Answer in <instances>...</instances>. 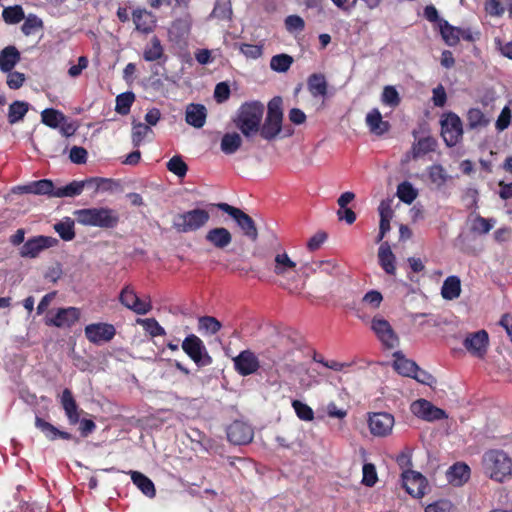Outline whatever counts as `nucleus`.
Here are the masks:
<instances>
[{"label":"nucleus","mask_w":512,"mask_h":512,"mask_svg":"<svg viewBox=\"0 0 512 512\" xmlns=\"http://www.w3.org/2000/svg\"><path fill=\"white\" fill-rule=\"evenodd\" d=\"M481 464L484 475L497 483L512 479V458L502 450L485 452Z\"/></svg>","instance_id":"nucleus-1"},{"label":"nucleus","mask_w":512,"mask_h":512,"mask_svg":"<svg viewBox=\"0 0 512 512\" xmlns=\"http://www.w3.org/2000/svg\"><path fill=\"white\" fill-rule=\"evenodd\" d=\"M73 215L77 223L83 226L114 228L119 222L118 213L108 207L78 209Z\"/></svg>","instance_id":"nucleus-2"},{"label":"nucleus","mask_w":512,"mask_h":512,"mask_svg":"<svg viewBox=\"0 0 512 512\" xmlns=\"http://www.w3.org/2000/svg\"><path fill=\"white\" fill-rule=\"evenodd\" d=\"M263 114L262 103L256 101L245 103L238 111L235 124L244 136L250 137L259 131Z\"/></svg>","instance_id":"nucleus-3"},{"label":"nucleus","mask_w":512,"mask_h":512,"mask_svg":"<svg viewBox=\"0 0 512 512\" xmlns=\"http://www.w3.org/2000/svg\"><path fill=\"white\" fill-rule=\"evenodd\" d=\"M210 219V213L201 208H195L177 214L173 218L172 226L180 233H188L203 228Z\"/></svg>","instance_id":"nucleus-4"},{"label":"nucleus","mask_w":512,"mask_h":512,"mask_svg":"<svg viewBox=\"0 0 512 512\" xmlns=\"http://www.w3.org/2000/svg\"><path fill=\"white\" fill-rule=\"evenodd\" d=\"M281 103L280 98H274L268 104L267 117L260 129L261 136L266 140L275 138L281 131L283 118Z\"/></svg>","instance_id":"nucleus-5"},{"label":"nucleus","mask_w":512,"mask_h":512,"mask_svg":"<svg viewBox=\"0 0 512 512\" xmlns=\"http://www.w3.org/2000/svg\"><path fill=\"white\" fill-rule=\"evenodd\" d=\"M217 207L231 216L237 223L240 230L250 240L255 241L258 237V231L254 220L241 209L233 207L227 203H219Z\"/></svg>","instance_id":"nucleus-6"},{"label":"nucleus","mask_w":512,"mask_h":512,"mask_svg":"<svg viewBox=\"0 0 512 512\" xmlns=\"http://www.w3.org/2000/svg\"><path fill=\"white\" fill-rule=\"evenodd\" d=\"M410 411L415 417L426 422H434L448 417L443 409L423 398L413 401Z\"/></svg>","instance_id":"nucleus-7"},{"label":"nucleus","mask_w":512,"mask_h":512,"mask_svg":"<svg viewBox=\"0 0 512 512\" xmlns=\"http://www.w3.org/2000/svg\"><path fill=\"white\" fill-rule=\"evenodd\" d=\"M182 349L199 366L209 365L212 362L203 341L194 334L184 339Z\"/></svg>","instance_id":"nucleus-8"},{"label":"nucleus","mask_w":512,"mask_h":512,"mask_svg":"<svg viewBox=\"0 0 512 512\" xmlns=\"http://www.w3.org/2000/svg\"><path fill=\"white\" fill-rule=\"evenodd\" d=\"M371 330L378 340L388 349L398 346L399 338L390 323L382 316H375L371 320Z\"/></svg>","instance_id":"nucleus-9"},{"label":"nucleus","mask_w":512,"mask_h":512,"mask_svg":"<svg viewBox=\"0 0 512 512\" xmlns=\"http://www.w3.org/2000/svg\"><path fill=\"white\" fill-rule=\"evenodd\" d=\"M368 427L370 433L375 437L389 436L395 424L394 416L386 412H374L368 415Z\"/></svg>","instance_id":"nucleus-10"},{"label":"nucleus","mask_w":512,"mask_h":512,"mask_svg":"<svg viewBox=\"0 0 512 512\" xmlns=\"http://www.w3.org/2000/svg\"><path fill=\"white\" fill-rule=\"evenodd\" d=\"M463 346L472 357L483 359L489 347L488 333L485 330H479L466 334Z\"/></svg>","instance_id":"nucleus-11"},{"label":"nucleus","mask_w":512,"mask_h":512,"mask_svg":"<svg viewBox=\"0 0 512 512\" xmlns=\"http://www.w3.org/2000/svg\"><path fill=\"white\" fill-rule=\"evenodd\" d=\"M441 133L448 146L456 145L463 133L461 119L454 113L445 114L441 120Z\"/></svg>","instance_id":"nucleus-12"},{"label":"nucleus","mask_w":512,"mask_h":512,"mask_svg":"<svg viewBox=\"0 0 512 512\" xmlns=\"http://www.w3.org/2000/svg\"><path fill=\"white\" fill-rule=\"evenodd\" d=\"M119 301L127 309L139 315H145L152 309L150 300L139 298L135 290L129 285L122 289Z\"/></svg>","instance_id":"nucleus-13"},{"label":"nucleus","mask_w":512,"mask_h":512,"mask_svg":"<svg viewBox=\"0 0 512 512\" xmlns=\"http://www.w3.org/2000/svg\"><path fill=\"white\" fill-rule=\"evenodd\" d=\"M84 333L89 342L101 345L113 339L116 330L112 324L99 322L87 325Z\"/></svg>","instance_id":"nucleus-14"},{"label":"nucleus","mask_w":512,"mask_h":512,"mask_svg":"<svg viewBox=\"0 0 512 512\" xmlns=\"http://www.w3.org/2000/svg\"><path fill=\"white\" fill-rule=\"evenodd\" d=\"M403 487L407 493L416 498H421L426 493L427 480L419 472L406 470L402 473Z\"/></svg>","instance_id":"nucleus-15"},{"label":"nucleus","mask_w":512,"mask_h":512,"mask_svg":"<svg viewBox=\"0 0 512 512\" xmlns=\"http://www.w3.org/2000/svg\"><path fill=\"white\" fill-rule=\"evenodd\" d=\"M80 318V310L76 307L60 308L47 317L46 324L58 328H68Z\"/></svg>","instance_id":"nucleus-16"},{"label":"nucleus","mask_w":512,"mask_h":512,"mask_svg":"<svg viewBox=\"0 0 512 512\" xmlns=\"http://www.w3.org/2000/svg\"><path fill=\"white\" fill-rule=\"evenodd\" d=\"M57 240L49 236H36L26 241L20 249V255L25 258H35L42 251L54 246Z\"/></svg>","instance_id":"nucleus-17"},{"label":"nucleus","mask_w":512,"mask_h":512,"mask_svg":"<svg viewBox=\"0 0 512 512\" xmlns=\"http://www.w3.org/2000/svg\"><path fill=\"white\" fill-rule=\"evenodd\" d=\"M272 269L276 276L280 278H288L296 271L297 263L292 260L284 249L278 248L275 251Z\"/></svg>","instance_id":"nucleus-18"},{"label":"nucleus","mask_w":512,"mask_h":512,"mask_svg":"<svg viewBox=\"0 0 512 512\" xmlns=\"http://www.w3.org/2000/svg\"><path fill=\"white\" fill-rule=\"evenodd\" d=\"M232 240V233L225 227H213L205 234V241L221 251H225L231 245Z\"/></svg>","instance_id":"nucleus-19"},{"label":"nucleus","mask_w":512,"mask_h":512,"mask_svg":"<svg viewBox=\"0 0 512 512\" xmlns=\"http://www.w3.org/2000/svg\"><path fill=\"white\" fill-rule=\"evenodd\" d=\"M227 437L228 440L233 444H248L253 439V430L248 424L235 421L228 427Z\"/></svg>","instance_id":"nucleus-20"},{"label":"nucleus","mask_w":512,"mask_h":512,"mask_svg":"<svg viewBox=\"0 0 512 512\" xmlns=\"http://www.w3.org/2000/svg\"><path fill=\"white\" fill-rule=\"evenodd\" d=\"M234 366L237 372L243 376L250 375L259 367L257 357L251 351H243L234 359Z\"/></svg>","instance_id":"nucleus-21"},{"label":"nucleus","mask_w":512,"mask_h":512,"mask_svg":"<svg viewBox=\"0 0 512 512\" xmlns=\"http://www.w3.org/2000/svg\"><path fill=\"white\" fill-rule=\"evenodd\" d=\"M60 403L65 411L70 424H76L80 420V410L69 389H64L60 396Z\"/></svg>","instance_id":"nucleus-22"},{"label":"nucleus","mask_w":512,"mask_h":512,"mask_svg":"<svg viewBox=\"0 0 512 512\" xmlns=\"http://www.w3.org/2000/svg\"><path fill=\"white\" fill-rule=\"evenodd\" d=\"M365 123L369 128V131L377 136L385 134L390 128L389 123L383 120L382 114L377 108H374L367 113Z\"/></svg>","instance_id":"nucleus-23"},{"label":"nucleus","mask_w":512,"mask_h":512,"mask_svg":"<svg viewBox=\"0 0 512 512\" xmlns=\"http://www.w3.org/2000/svg\"><path fill=\"white\" fill-rule=\"evenodd\" d=\"M447 480L454 486H462L470 478V468L465 463H456L446 473Z\"/></svg>","instance_id":"nucleus-24"},{"label":"nucleus","mask_w":512,"mask_h":512,"mask_svg":"<svg viewBox=\"0 0 512 512\" xmlns=\"http://www.w3.org/2000/svg\"><path fill=\"white\" fill-rule=\"evenodd\" d=\"M136 29L143 33H149L155 26V16L146 9H136L132 13Z\"/></svg>","instance_id":"nucleus-25"},{"label":"nucleus","mask_w":512,"mask_h":512,"mask_svg":"<svg viewBox=\"0 0 512 512\" xmlns=\"http://www.w3.org/2000/svg\"><path fill=\"white\" fill-rule=\"evenodd\" d=\"M20 52L15 46H7L0 51V70L11 72L20 61Z\"/></svg>","instance_id":"nucleus-26"},{"label":"nucleus","mask_w":512,"mask_h":512,"mask_svg":"<svg viewBox=\"0 0 512 512\" xmlns=\"http://www.w3.org/2000/svg\"><path fill=\"white\" fill-rule=\"evenodd\" d=\"M206 116V108L203 105L189 104L186 108L185 120L189 125L195 128L204 126Z\"/></svg>","instance_id":"nucleus-27"},{"label":"nucleus","mask_w":512,"mask_h":512,"mask_svg":"<svg viewBox=\"0 0 512 512\" xmlns=\"http://www.w3.org/2000/svg\"><path fill=\"white\" fill-rule=\"evenodd\" d=\"M378 259L380 266L387 274H395V256L388 243L384 242L380 245L378 250Z\"/></svg>","instance_id":"nucleus-28"},{"label":"nucleus","mask_w":512,"mask_h":512,"mask_svg":"<svg viewBox=\"0 0 512 512\" xmlns=\"http://www.w3.org/2000/svg\"><path fill=\"white\" fill-rule=\"evenodd\" d=\"M97 181H98L97 179H91L86 182L73 181L66 186L56 188L55 192H54V197L62 198V197H74V196L80 195L86 184H92L93 182H97Z\"/></svg>","instance_id":"nucleus-29"},{"label":"nucleus","mask_w":512,"mask_h":512,"mask_svg":"<svg viewBox=\"0 0 512 512\" xmlns=\"http://www.w3.org/2000/svg\"><path fill=\"white\" fill-rule=\"evenodd\" d=\"M132 482L137 486L141 492L149 498L155 497L156 490L153 482L144 474L138 471H130Z\"/></svg>","instance_id":"nucleus-30"},{"label":"nucleus","mask_w":512,"mask_h":512,"mask_svg":"<svg viewBox=\"0 0 512 512\" xmlns=\"http://www.w3.org/2000/svg\"><path fill=\"white\" fill-rule=\"evenodd\" d=\"M461 294V281L457 276H449L445 279L441 295L445 300L457 299Z\"/></svg>","instance_id":"nucleus-31"},{"label":"nucleus","mask_w":512,"mask_h":512,"mask_svg":"<svg viewBox=\"0 0 512 512\" xmlns=\"http://www.w3.org/2000/svg\"><path fill=\"white\" fill-rule=\"evenodd\" d=\"M394 357L393 367L399 374L412 377L413 373L417 371V364L414 361L405 358L400 353H395Z\"/></svg>","instance_id":"nucleus-32"},{"label":"nucleus","mask_w":512,"mask_h":512,"mask_svg":"<svg viewBox=\"0 0 512 512\" xmlns=\"http://www.w3.org/2000/svg\"><path fill=\"white\" fill-rule=\"evenodd\" d=\"M308 90L314 97L327 94V81L322 74H313L308 78Z\"/></svg>","instance_id":"nucleus-33"},{"label":"nucleus","mask_w":512,"mask_h":512,"mask_svg":"<svg viewBox=\"0 0 512 512\" xmlns=\"http://www.w3.org/2000/svg\"><path fill=\"white\" fill-rule=\"evenodd\" d=\"M242 145V138L237 132L226 133L221 140V150L225 154H234Z\"/></svg>","instance_id":"nucleus-34"},{"label":"nucleus","mask_w":512,"mask_h":512,"mask_svg":"<svg viewBox=\"0 0 512 512\" xmlns=\"http://www.w3.org/2000/svg\"><path fill=\"white\" fill-rule=\"evenodd\" d=\"M235 47L247 60H258L263 56V44L236 43Z\"/></svg>","instance_id":"nucleus-35"},{"label":"nucleus","mask_w":512,"mask_h":512,"mask_svg":"<svg viewBox=\"0 0 512 512\" xmlns=\"http://www.w3.org/2000/svg\"><path fill=\"white\" fill-rule=\"evenodd\" d=\"M436 141L432 137H423L415 142L411 149L413 158L423 156L435 149Z\"/></svg>","instance_id":"nucleus-36"},{"label":"nucleus","mask_w":512,"mask_h":512,"mask_svg":"<svg viewBox=\"0 0 512 512\" xmlns=\"http://www.w3.org/2000/svg\"><path fill=\"white\" fill-rule=\"evenodd\" d=\"M29 110V104L24 101H15L9 106L8 121L15 124L21 121Z\"/></svg>","instance_id":"nucleus-37"},{"label":"nucleus","mask_w":512,"mask_h":512,"mask_svg":"<svg viewBox=\"0 0 512 512\" xmlns=\"http://www.w3.org/2000/svg\"><path fill=\"white\" fill-rule=\"evenodd\" d=\"M41 120L45 125L51 128H58V126L66 120V117L62 112L49 108L41 112Z\"/></svg>","instance_id":"nucleus-38"},{"label":"nucleus","mask_w":512,"mask_h":512,"mask_svg":"<svg viewBox=\"0 0 512 512\" xmlns=\"http://www.w3.org/2000/svg\"><path fill=\"white\" fill-rule=\"evenodd\" d=\"M440 31H441L443 40L449 46L456 45L459 42V40L461 38V34H462L461 29L453 27V26L449 25L447 22H444L440 26Z\"/></svg>","instance_id":"nucleus-39"},{"label":"nucleus","mask_w":512,"mask_h":512,"mask_svg":"<svg viewBox=\"0 0 512 512\" xmlns=\"http://www.w3.org/2000/svg\"><path fill=\"white\" fill-rule=\"evenodd\" d=\"M311 271L313 273L321 272L327 275L335 276L339 272V265L333 259L315 261L312 264Z\"/></svg>","instance_id":"nucleus-40"},{"label":"nucleus","mask_w":512,"mask_h":512,"mask_svg":"<svg viewBox=\"0 0 512 512\" xmlns=\"http://www.w3.org/2000/svg\"><path fill=\"white\" fill-rule=\"evenodd\" d=\"M430 181L438 188L443 187L449 180L450 176L441 165H432L428 168Z\"/></svg>","instance_id":"nucleus-41"},{"label":"nucleus","mask_w":512,"mask_h":512,"mask_svg":"<svg viewBox=\"0 0 512 512\" xmlns=\"http://www.w3.org/2000/svg\"><path fill=\"white\" fill-rule=\"evenodd\" d=\"M153 132L148 125H145L141 122H133L132 126V143L135 147H138L142 144L145 138L151 135Z\"/></svg>","instance_id":"nucleus-42"},{"label":"nucleus","mask_w":512,"mask_h":512,"mask_svg":"<svg viewBox=\"0 0 512 512\" xmlns=\"http://www.w3.org/2000/svg\"><path fill=\"white\" fill-rule=\"evenodd\" d=\"M163 47L157 37L151 38L144 50L143 57L146 61H155L162 57Z\"/></svg>","instance_id":"nucleus-43"},{"label":"nucleus","mask_w":512,"mask_h":512,"mask_svg":"<svg viewBox=\"0 0 512 512\" xmlns=\"http://www.w3.org/2000/svg\"><path fill=\"white\" fill-rule=\"evenodd\" d=\"M398 198L406 204H411L418 196L417 189L410 182H403L397 187Z\"/></svg>","instance_id":"nucleus-44"},{"label":"nucleus","mask_w":512,"mask_h":512,"mask_svg":"<svg viewBox=\"0 0 512 512\" xmlns=\"http://www.w3.org/2000/svg\"><path fill=\"white\" fill-rule=\"evenodd\" d=\"M54 228L59 236L65 241H70L75 237L74 220L71 218H64L59 223L55 224Z\"/></svg>","instance_id":"nucleus-45"},{"label":"nucleus","mask_w":512,"mask_h":512,"mask_svg":"<svg viewBox=\"0 0 512 512\" xmlns=\"http://www.w3.org/2000/svg\"><path fill=\"white\" fill-rule=\"evenodd\" d=\"M467 121L470 128L485 127L489 124L490 120L478 108H471L467 112Z\"/></svg>","instance_id":"nucleus-46"},{"label":"nucleus","mask_w":512,"mask_h":512,"mask_svg":"<svg viewBox=\"0 0 512 512\" xmlns=\"http://www.w3.org/2000/svg\"><path fill=\"white\" fill-rule=\"evenodd\" d=\"M211 15L214 18L230 20L232 16V6L230 0H216Z\"/></svg>","instance_id":"nucleus-47"},{"label":"nucleus","mask_w":512,"mask_h":512,"mask_svg":"<svg viewBox=\"0 0 512 512\" xmlns=\"http://www.w3.org/2000/svg\"><path fill=\"white\" fill-rule=\"evenodd\" d=\"M135 100V95L132 92H125L116 97L115 110L121 115H126L130 111V107Z\"/></svg>","instance_id":"nucleus-48"},{"label":"nucleus","mask_w":512,"mask_h":512,"mask_svg":"<svg viewBox=\"0 0 512 512\" xmlns=\"http://www.w3.org/2000/svg\"><path fill=\"white\" fill-rule=\"evenodd\" d=\"M292 63L293 58L291 56L287 54H279L271 58L270 68L276 72H286Z\"/></svg>","instance_id":"nucleus-49"},{"label":"nucleus","mask_w":512,"mask_h":512,"mask_svg":"<svg viewBox=\"0 0 512 512\" xmlns=\"http://www.w3.org/2000/svg\"><path fill=\"white\" fill-rule=\"evenodd\" d=\"M137 323L152 337L165 335L164 328L154 318L138 319Z\"/></svg>","instance_id":"nucleus-50"},{"label":"nucleus","mask_w":512,"mask_h":512,"mask_svg":"<svg viewBox=\"0 0 512 512\" xmlns=\"http://www.w3.org/2000/svg\"><path fill=\"white\" fill-rule=\"evenodd\" d=\"M33 194L36 195H48L54 197L55 187L53 182L48 179L32 182Z\"/></svg>","instance_id":"nucleus-51"},{"label":"nucleus","mask_w":512,"mask_h":512,"mask_svg":"<svg viewBox=\"0 0 512 512\" xmlns=\"http://www.w3.org/2000/svg\"><path fill=\"white\" fill-rule=\"evenodd\" d=\"M2 16L6 23L16 24L24 18V12L21 6H10L3 10Z\"/></svg>","instance_id":"nucleus-52"},{"label":"nucleus","mask_w":512,"mask_h":512,"mask_svg":"<svg viewBox=\"0 0 512 512\" xmlns=\"http://www.w3.org/2000/svg\"><path fill=\"white\" fill-rule=\"evenodd\" d=\"M510 4L503 0H486L484 8L489 15L500 17L505 13L506 6Z\"/></svg>","instance_id":"nucleus-53"},{"label":"nucleus","mask_w":512,"mask_h":512,"mask_svg":"<svg viewBox=\"0 0 512 512\" xmlns=\"http://www.w3.org/2000/svg\"><path fill=\"white\" fill-rule=\"evenodd\" d=\"M381 101L384 105L396 107L400 103V96L395 87L385 86L381 95Z\"/></svg>","instance_id":"nucleus-54"},{"label":"nucleus","mask_w":512,"mask_h":512,"mask_svg":"<svg viewBox=\"0 0 512 512\" xmlns=\"http://www.w3.org/2000/svg\"><path fill=\"white\" fill-rule=\"evenodd\" d=\"M167 169L178 177H184L187 173V165L180 156H173L167 162Z\"/></svg>","instance_id":"nucleus-55"},{"label":"nucleus","mask_w":512,"mask_h":512,"mask_svg":"<svg viewBox=\"0 0 512 512\" xmlns=\"http://www.w3.org/2000/svg\"><path fill=\"white\" fill-rule=\"evenodd\" d=\"M292 406L297 414V416L303 421H312L314 419V412L311 407L307 404L294 400L292 402Z\"/></svg>","instance_id":"nucleus-56"},{"label":"nucleus","mask_w":512,"mask_h":512,"mask_svg":"<svg viewBox=\"0 0 512 512\" xmlns=\"http://www.w3.org/2000/svg\"><path fill=\"white\" fill-rule=\"evenodd\" d=\"M494 225H495V220L486 219V218L478 216L473 220L472 230L479 234H486L494 227Z\"/></svg>","instance_id":"nucleus-57"},{"label":"nucleus","mask_w":512,"mask_h":512,"mask_svg":"<svg viewBox=\"0 0 512 512\" xmlns=\"http://www.w3.org/2000/svg\"><path fill=\"white\" fill-rule=\"evenodd\" d=\"M199 328L210 334H215L220 330L221 323L214 317L203 316L199 318Z\"/></svg>","instance_id":"nucleus-58"},{"label":"nucleus","mask_w":512,"mask_h":512,"mask_svg":"<svg viewBox=\"0 0 512 512\" xmlns=\"http://www.w3.org/2000/svg\"><path fill=\"white\" fill-rule=\"evenodd\" d=\"M285 27L290 33L302 32L305 28V22L298 15H290L285 19Z\"/></svg>","instance_id":"nucleus-59"},{"label":"nucleus","mask_w":512,"mask_h":512,"mask_svg":"<svg viewBox=\"0 0 512 512\" xmlns=\"http://www.w3.org/2000/svg\"><path fill=\"white\" fill-rule=\"evenodd\" d=\"M40 28H42V21L38 17L31 15L25 19L21 27L22 32L27 36L34 34Z\"/></svg>","instance_id":"nucleus-60"},{"label":"nucleus","mask_w":512,"mask_h":512,"mask_svg":"<svg viewBox=\"0 0 512 512\" xmlns=\"http://www.w3.org/2000/svg\"><path fill=\"white\" fill-rule=\"evenodd\" d=\"M511 120H512L511 110L508 106H505L502 109V111H501L500 115L498 116L496 123H495V127H496L497 131L502 132V131L506 130L510 126Z\"/></svg>","instance_id":"nucleus-61"},{"label":"nucleus","mask_w":512,"mask_h":512,"mask_svg":"<svg viewBox=\"0 0 512 512\" xmlns=\"http://www.w3.org/2000/svg\"><path fill=\"white\" fill-rule=\"evenodd\" d=\"M35 424L36 427L39 428L48 439L55 440L56 438H58L60 430H58L52 424L42 420L41 418H36Z\"/></svg>","instance_id":"nucleus-62"},{"label":"nucleus","mask_w":512,"mask_h":512,"mask_svg":"<svg viewBox=\"0 0 512 512\" xmlns=\"http://www.w3.org/2000/svg\"><path fill=\"white\" fill-rule=\"evenodd\" d=\"M382 301V294L376 290L367 292L362 299L363 304L372 309H377L381 305Z\"/></svg>","instance_id":"nucleus-63"},{"label":"nucleus","mask_w":512,"mask_h":512,"mask_svg":"<svg viewBox=\"0 0 512 512\" xmlns=\"http://www.w3.org/2000/svg\"><path fill=\"white\" fill-rule=\"evenodd\" d=\"M425 512H455V509L450 501L441 500L428 505Z\"/></svg>","instance_id":"nucleus-64"}]
</instances>
